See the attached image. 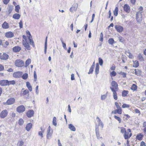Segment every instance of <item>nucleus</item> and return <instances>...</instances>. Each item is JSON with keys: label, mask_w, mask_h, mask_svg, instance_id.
Returning <instances> with one entry per match:
<instances>
[{"label": "nucleus", "mask_w": 146, "mask_h": 146, "mask_svg": "<svg viewBox=\"0 0 146 146\" xmlns=\"http://www.w3.org/2000/svg\"><path fill=\"white\" fill-rule=\"evenodd\" d=\"M47 36L46 38V41H45V47H44V53L45 54H46V50L47 48Z\"/></svg>", "instance_id": "obj_40"}, {"label": "nucleus", "mask_w": 146, "mask_h": 146, "mask_svg": "<svg viewBox=\"0 0 146 146\" xmlns=\"http://www.w3.org/2000/svg\"><path fill=\"white\" fill-rule=\"evenodd\" d=\"M106 97V96L105 95H102L101 96V99L102 100H105Z\"/></svg>", "instance_id": "obj_59"}, {"label": "nucleus", "mask_w": 146, "mask_h": 146, "mask_svg": "<svg viewBox=\"0 0 146 146\" xmlns=\"http://www.w3.org/2000/svg\"><path fill=\"white\" fill-rule=\"evenodd\" d=\"M53 131L51 128L50 126H49L46 131V138L47 139H50L52 135Z\"/></svg>", "instance_id": "obj_1"}, {"label": "nucleus", "mask_w": 146, "mask_h": 146, "mask_svg": "<svg viewBox=\"0 0 146 146\" xmlns=\"http://www.w3.org/2000/svg\"><path fill=\"white\" fill-rule=\"evenodd\" d=\"M22 72H16L13 74V76L14 77L18 78L20 77L21 75L22 74Z\"/></svg>", "instance_id": "obj_20"}, {"label": "nucleus", "mask_w": 146, "mask_h": 146, "mask_svg": "<svg viewBox=\"0 0 146 146\" xmlns=\"http://www.w3.org/2000/svg\"><path fill=\"white\" fill-rule=\"evenodd\" d=\"M98 123V126H101L102 128H103L104 126V124L101 120H99V121H97Z\"/></svg>", "instance_id": "obj_39"}, {"label": "nucleus", "mask_w": 146, "mask_h": 146, "mask_svg": "<svg viewBox=\"0 0 146 146\" xmlns=\"http://www.w3.org/2000/svg\"><path fill=\"white\" fill-rule=\"evenodd\" d=\"M114 40L113 38H110L108 40V42L109 44H113L114 42Z\"/></svg>", "instance_id": "obj_37"}, {"label": "nucleus", "mask_w": 146, "mask_h": 146, "mask_svg": "<svg viewBox=\"0 0 146 146\" xmlns=\"http://www.w3.org/2000/svg\"><path fill=\"white\" fill-rule=\"evenodd\" d=\"M31 62V59H28L25 62L26 67L28 66Z\"/></svg>", "instance_id": "obj_41"}, {"label": "nucleus", "mask_w": 146, "mask_h": 146, "mask_svg": "<svg viewBox=\"0 0 146 146\" xmlns=\"http://www.w3.org/2000/svg\"><path fill=\"white\" fill-rule=\"evenodd\" d=\"M118 13V8L116 7L115 8V10L113 11V14L115 16H117Z\"/></svg>", "instance_id": "obj_35"}, {"label": "nucleus", "mask_w": 146, "mask_h": 146, "mask_svg": "<svg viewBox=\"0 0 146 146\" xmlns=\"http://www.w3.org/2000/svg\"><path fill=\"white\" fill-rule=\"evenodd\" d=\"M129 93V91L124 90L122 92V96L123 97L126 96Z\"/></svg>", "instance_id": "obj_31"}, {"label": "nucleus", "mask_w": 146, "mask_h": 146, "mask_svg": "<svg viewBox=\"0 0 146 146\" xmlns=\"http://www.w3.org/2000/svg\"><path fill=\"white\" fill-rule=\"evenodd\" d=\"M24 142L22 141H19L17 143L18 146H23L24 144Z\"/></svg>", "instance_id": "obj_36"}, {"label": "nucleus", "mask_w": 146, "mask_h": 146, "mask_svg": "<svg viewBox=\"0 0 146 146\" xmlns=\"http://www.w3.org/2000/svg\"><path fill=\"white\" fill-rule=\"evenodd\" d=\"M5 36L7 38H11L13 37L14 34L11 31L5 33Z\"/></svg>", "instance_id": "obj_15"}, {"label": "nucleus", "mask_w": 146, "mask_h": 146, "mask_svg": "<svg viewBox=\"0 0 146 146\" xmlns=\"http://www.w3.org/2000/svg\"><path fill=\"white\" fill-rule=\"evenodd\" d=\"M125 54L128 56L129 58H133V56L132 54L129 52L126 51L125 52Z\"/></svg>", "instance_id": "obj_34"}, {"label": "nucleus", "mask_w": 146, "mask_h": 146, "mask_svg": "<svg viewBox=\"0 0 146 146\" xmlns=\"http://www.w3.org/2000/svg\"><path fill=\"white\" fill-rule=\"evenodd\" d=\"M26 86L30 91L31 92L32 91V87L29 82H27Z\"/></svg>", "instance_id": "obj_28"}, {"label": "nucleus", "mask_w": 146, "mask_h": 146, "mask_svg": "<svg viewBox=\"0 0 146 146\" xmlns=\"http://www.w3.org/2000/svg\"><path fill=\"white\" fill-rule=\"evenodd\" d=\"M32 124L31 123H28L26 125V130L27 131H29L32 128Z\"/></svg>", "instance_id": "obj_23"}, {"label": "nucleus", "mask_w": 146, "mask_h": 146, "mask_svg": "<svg viewBox=\"0 0 146 146\" xmlns=\"http://www.w3.org/2000/svg\"><path fill=\"white\" fill-rule=\"evenodd\" d=\"M21 49V48L20 46H16L13 48V50L15 52H19Z\"/></svg>", "instance_id": "obj_19"}, {"label": "nucleus", "mask_w": 146, "mask_h": 146, "mask_svg": "<svg viewBox=\"0 0 146 146\" xmlns=\"http://www.w3.org/2000/svg\"><path fill=\"white\" fill-rule=\"evenodd\" d=\"M15 65L18 67H22L24 66V62L21 59H17L15 60Z\"/></svg>", "instance_id": "obj_3"}, {"label": "nucleus", "mask_w": 146, "mask_h": 146, "mask_svg": "<svg viewBox=\"0 0 146 146\" xmlns=\"http://www.w3.org/2000/svg\"><path fill=\"white\" fill-rule=\"evenodd\" d=\"M112 87H110V88L113 89L114 91H117L118 90V85L117 83L114 81H112L111 84Z\"/></svg>", "instance_id": "obj_5"}, {"label": "nucleus", "mask_w": 146, "mask_h": 146, "mask_svg": "<svg viewBox=\"0 0 146 146\" xmlns=\"http://www.w3.org/2000/svg\"><path fill=\"white\" fill-rule=\"evenodd\" d=\"M117 113L119 114H121L122 113V110L121 108L117 109Z\"/></svg>", "instance_id": "obj_49"}, {"label": "nucleus", "mask_w": 146, "mask_h": 146, "mask_svg": "<svg viewBox=\"0 0 146 146\" xmlns=\"http://www.w3.org/2000/svg\"><path fill=\"white\" fill-rule=\"evenodd\" d=\"M133 72H135V74L137 76H140L141 74V71L138 69H134V70L133 71Z\"/></svg>", "instance_id": "obj_25"}, {"label": "nucleus", "mask_w": 146, "mask_h": 146, "mask_svg": "<svg viewBox=\"0 0 146 146\" xmlns=\"http://www.w3.org/2000/svg\"><path fill=\"white\" fill-rule=\"evenodd\" d=\"M34 81L36 82L37 79V75L36 74L35 71L34 72Z\"/></svg>", "instance_id": "obj_54"}, {"label": "nucleus", "mask_w": 146, "mask_h": 146, "mask_svg": "<svg viewBox=\"0 0 146 146\" xmlns=\"http://www.w3.org/2000/svg\"><path fill=\"white\" fill-rule=\"evenodd\" d=\"M143 136V135L139 133L136 136V138L137 139L139 140H141L142 139Z\"/></svg>", "instance_id": "obj_29"}, {"label": "nucleus", "mask_w": 146, "mask_h": 146, "mask_svg": "<svg viewBox=\"0 0 146 146\" xmlns=\"http://www.w3.org/2000/svg\"><path fill=\"white\" fill-rule=\"evenodd\" d=\"M8 85H14L15 84V80H13L10 81H8Z\"/></svg>", "instance_id": "obj_46"}, {"label": "nucleus", "mask_w": 146, "mask_h": 146, "mask_svg": "<svg viewBox=\"0 0 146 146\" xmlns=\"http://www.w3.org/2000/svg\"><path fill=\"white\" fill-rule=\"evenodd\" d=\"M19 27L20 28H23V23L21 20L19 23Z\"/></svg>", "instance_id": "obj_60"}, {"label": "nucleus", "mask_w": 146, "mask_h": 146, "mask_svg": "<svg viewBox=\"0 0 146 146\" xmlns=\"http://www.w3.org/2000/svg\"><path fill=\"white\" fill-rule=\"evenodd\" d=\"M99 63L101 66H102L103 64V61L100 58H98Z\"/></svg>", "instance_id": "obj_44"}, {"label": "nucleus", "mask_w": 146, "mask_h": 146, "mask_svg": "<svg viewBox=\"0 0 146 146\" xmlns=\"http://www.w3.org/2000/svg\"><path fill=\"white\" fill-rule=\"evenodd\" d=\"M138 59L141 62L143 61L144 60V58L142 55L141 54H139L138 56Z\"/></svg>", "instance_id": "obj_33"}, {"label": "nucleus", "mask_w": 146, "mask_h": 146, "mask_svg": "<svg viewBox=\"0 0 146 146\" xmlns=\"http://www.w3.org/2000/svg\"><path fill=\"white\" fill-rule=\"evenodd\" d=\"M26 33L27 35H29V36H28L29 40V42L30 43V44L31 45H32L33 47H35L34 43L32 39V36L31 35L30 32L28 31H26Z\"/></svg>", "instance_id": "obj_4"}, {"label": "nucleus", "mask_w": 146, "mask_h": 146, "mask_svg": "<svg viewBox=\"0 0 146 146\" xmlns=\"http://www.w3.org/2000/svg\"><path fill=\"white\" fill-rule=\"evenodd\" d=\"M56 117H54L53 119V124L54 126H56L57 125L56 121Z\"/></svg>", "instance_id": "obj_50"}, {"label": "nucleus", "mask_w": 146, "mask_h": 146, "mask_svg": "<svg viewBox=\"0 0 146 146\" xmlns=\"http://www.w3.org/2000/svg\"><path fill=\"white\" fill-rule=\"evenodd\" d=\"M9 55L5 53H3L0 57V58L3 60H6L9 58Z\"/></svg>", "instance_id": "obj_14"}, {"label": "nucleus", "mask_w": 146, "mask_h": 146, "mask_svg": "<svg viewBox=\"0 0 146 146\" xmlns=\"http://www.w3.org/2000/svg\"><path fill=\"white\" fill-rule=\"evenodd\" d=\"M99 66L98 63H96V67L95 69V72L96 75H97L99 73Z\"/></svg>", "instance_id": "obj_26"}, {"label": "nucleus", "mask_w": 146, "mask_h": 146, "mask_svg": "<svg viewBox=\"0 0 146 146\" xmlns=\"http://www.w3.org/2000/svg\"><path fill=\"white\" fill-rule=\"evenodd\" d=\"M28 75L27 73H25L22 76V78L24 80H26L28 77Z\"/></svg>", "instance_id": "obj_51"}, {"label": "nucleus", "mask_w": 146, "mask_h": 146, "mask_svg": "<svg viewBox=\"0 0 146 146\" xmlns=\"http://www.w3.org/2000/svg\"><path fill=\"white\" fill-rule=\"evenodd\" d=\"M126 132L125 129L123 127L121 128V133L124 134Z\"/></svg>", "instance_id": "obj_48"}, {"label": "nucleus", "mask_w": 146, "mask_h": 146, "mask_svg": "<svg viewBox=\"0 0 146 146\" xmlns=\"http://www.w3.org/2000/svg\"><path fill=\"white\" fill-rule=\"evenodd\" d=\"M115 66L114 64H113L111 66L110 68V69L111 70H115Z\"/></svg>", "instance_id": "obj_58"}, {"label": "nucleus", "mask_w": 146, "mask_h": 146, "mask_svg": "<svg viewBox=\"0 0 146 146\" xmlns=\"http://www.w3.org/2000/svg\"><path fill=\"white\" fill-rule=\"evenodd\" d=\"M20 6L19 5H17L15 6V11L17 13H19V10L20 9Z\"/></svg>", "instance_id": "obj_38"}, {"label": "nucleus", "mask_w": 146, "mask_h": 146, "mask_svg": "<svg viewBox=\"0 0 146 146\" xmlns=\"http://www.w3.org/2000/svg\"><path fill=\"white\" fill-rule=\"evenodd\" d=\"M131 130L130 129H128L127 130V132L126 131L124 134L123 136L125 139H128L131 137L132 133H131Z\"/></svg>", "instance_id": "obj_2"}, {"label": "nucleus", "mask_w": 146, "mask_h": 146, "mask_svg": "<svg viewBox=\"0 0 146 146\" xmlns=\"http://www.w3.org/2000/svg\"><path fill=\"white\" fill-rule=\"evenodd\" d=\"M78 7V4L77 3L74 4L70 9V11L72 13H73L74 11H75L77 9Z\"/></svg>", "instance_id": "obj_9"}, {"label": "nucleus", "mask_w": 146, "mask_h": 146, "mask_svg": "<svg viewBox=\"0 0 146 146\" xmlns=\"http://www.w3.org/2000/svg\"><path fill=\"white\" fill-rule=\"evenodd\" d=\"M9 44V42L6 41L4 43H3L2 44V46L4 47H6Z\"/></svg>", "instance_id": "obj_45"}, {"label": "nucleus", "mask_w": 146, "mask_h": 146, "mask_svg": "<svg viewBox=\"0 0 146 146\" xmlns=\"http://www.w3.org/2000/svg\"><path fill=\"white\" fill-rule=\"evenodd\" d=\"M25 110V108L23 105H21L18 107L17 109V111L19 113H22Z\"/></svg>", "instance_id": "obj_8"}, {"label": "nucleus", "mask_w": 146, "mask_h": 146, "mask_svg": "<svg viewBox=\"0 0 146 146\" xmlns=\"http://www.w3.org/2000/svg\"><path fill=\"white\" fill-rule=\"evenodd\" d=\"M61 41L62 44V46L64 48V49H67L66 46V44L61 39Z\"/></svg>", "instance_id": "obj_55"}, {"label": "nucleus", "mask_w": 146, "mask_h": 146, "mask_svg": "<svg viewBox=\"0 0 146 146\" xmlns=\"http://www.w3.org/2000/svg\"><path fill=\"white\" fill-rule=\"evenodd\" d=\"M29 40V41H24L23 40V44L24 47L28 50H30L31 49V48L29 45V43H30Z\"/></svg>", "instance_id": "obj_7"}, {"label": "nucleus", "mask_w": 146, "mask_h": 146, "mask_svg": "<svg viewBox=\"0 0 146 146\" xmlns=\"http://www.w3.org/2000/svg\"><path fill=\"white\" fill-rule=\"evenodd\" d=\"M34 111L33 110H30L27 113V116L28 117L30 118L33 116L34 114Z\"/></svg>", "instance_id": "obj_12"}, {"label": "nucleus", "mask_w": 146, "mask_h": 146, "mask_svg": "<svg viewBox=\"0 0 146 146\" xmlns=\"http://www.w3.org/2000/svg\"><path fill=\"white\" fill-rule=\"evenodd\" d=\"M139 65V63L138 61H135L133 64V66L135 67H137Z\"/></svg>", "instance_id": "obj_47"}, {"label": "nucleus", "mask_w": 146, "mask_h": 146, "mask_svg": "<svg viewBox=\"0 0 146 146\" xmlns=\"http://www.w3.org/2000/svg\"><path fill=\"white\" fill-rule=\"evenodd\" d=\"M15 102V99L13 98H11L8 99L6 102L7 105H11L13 104Z\"/></svg>", "instance_id": "obj_11"}, {"label": "nucleus", "mask_w": 146, "mask_h": 146, "mask_svg": "<svg viewBox=\"0 0 146 146\" xmlns=\"http://www.w3.org/2000/svg\"><path fill=\"white\" fill-rule=\"evenodd\" d=\"M103 37V35L102 33H101L100 34V40L101 41H102Z\"/></svg>", "instance_id": "obj_61"}, {"label": "nucleus", "mask_w": 146, "mask_h": 146, "mask_svg": "<svg viewBox=\"0 0 146 146\" xmlns=\"http://www.w3.org/2000/svg\"><path fill=\"white\" fill-rule=\"evenodd\" d=\"M142 12H137L136 14V18L137 21L140 22L142 20V16L141 13Z\"/></svg>", "instance_id": "obj_6"}, {"label": "nucleus", "mask_w": 146, "mask_h": 146, "mask_svg": "<svg viewBox=\"0 0 146 146\" xmlns=\"http://www.w3.org/2000/svg\"><path fill=\"white\" fill-rule=\"evenodd\" d=\"M116 75V72L114 71H113L110 73V75L111 76H115Z\"/></svg>", "instance_id": "obj_56"}, {"label": "nucleus", "mask_w": 146, "mask_h": 146, "mask_svg": "<svg viewBox=\"0 0 146 146\" xmlns=\"http://www.w3.org/2000/svg\"><path fill=\"white\" fill-rule=\"evenodd\" d=\"M10 0H3V2L5 4H7L9 2Z\"/></svg>", "instance_id": "obj_62"}, {"label": "nucleus", "mask_w": 146, "mask_h": 146, "mask_svg": "<svg viewBox=\"0 0 146 146\" xmlns=\"http://www.w3.org/2000/svg\"><path fill=\"white\" fill-rule=\"evenodd\" d=\"M24 123V121L22 118H20L18 121V123L20 125H22Z\"/></svg>", "instance_id": "obj_43"}, {"label": "nucleus", "mask_w": 146, "mask_h": 146, "mask_svg": "<svg viewBox=\"0 0 146 146\" xmlns=\"http://www.w3.org/2000/svg\"><path fill=\"white\" fill-rule=\"evenodd\" d=\"M8 114L7 110H5L1 111L0 114V117L1 118H4Z\"/></svg>", "instance_id": "obj_10"}, {"label": "nucleus", "mask_w": 146, "mask_h": 146, "mask_svg": "<svg viewBox=\"0 0 146 146\" xmlns=\"http://www.w3.org/2000/svg\"><path fill=\"white\" fill-rule=\"evenodd\" d=\"M119 40L120 42H123L125 40L124 38L121 36L119 37Z\"/></svg>", "instance_id": "obj_53"}, {"label": "nucleus", "mask_w": 146, "mask_h": 146, "mask_svg": "<svg viewBox=\"0 0 146 146\" xmlns=\"http://www.w3.org/2000/svg\"><path fill=\"white\" fill-rule=\"evenodd\" d=\"M8 80H2L0 81V85L1 86H6L8 85Z\"/></svg>", "instance_id": "obj_16"}, {"label": "nucleus", "mask_w": 146, "mask_h": 146, "mask_svg": "<svg viewBox=\"0 0 146 146\" xmlns=\"http://www.w3.org/2000/svg\"><path fill=\"white\" fill-rule=\"evenodd\" d=\"M95 130L96 137L98 139H99L100 138V134L98 131V127L96 125Z\"/></svg>", "instance_id": "obj_21"}, {"label": "nucleus", "mask_w": 146, "mask_h": 146, "mask_svg": "<svg viewBox=\"0 0 146 146\" xmlns=\"http://www.w3.org/2000/svg\"><path fill=\"white\" fill-rule=\"evenodd\" d=\"M114 118L116 119L117 120L119 121V123H121V119L119 117H118V116H116L115 115L114 116Z\"/></svg>", "instance_id": "obj_42"}, {"label": "nucleus", "mask_w": 146, "mask_h": 146, "mask_svg": "<svg viewBox=\"0 0 146 146\" xmlns=\"http://www.w3.org/2000/svg\"><path fill=\"white\" fill-rule=\"evenodd\" d=\"M69 128L71 130L73 131H75L76 130L75 127L72 124H70L69 125Z\"/></svg>", "instance_id": "obj_30"}, {"label": "nucleus", "mask_w": 146, "mask_h": 146, "mask_svg": "<svg viewBox=\"0 0 146 146\" xmlns=\"http://www.w3.org/2000/svg\"><path fill=\"white\" fill-rule=\"evenodd\" d=\"M135 112L136 113H139V115L140 113V111L139 110L137 109H136L134 110Z\"/></svg>", "instance_id": "obj_63"}, {"label": "nucleus", "mask_w": 146, "mask_h": 146, "mask_svg": "<svg viewBox=\"0 0 146 146\" xmlns=\"http://www.w3.org/2000/svg\"><path fill=\"white\" fill-rule=\"evenodd\" d=\"M115 28L119 33L122 32L123 31V28L119 25H116L115 26Z\"/></svg>", "instance_id": "obj_13"}, {"label": "nucleus", "mask_w": 146, "mask_h": 146, "mask_svg": "<svg viewBox=\"0 0 146 146\" xmlns=\"http://www.w3.org/2000/svg\"><path fill=\"white\" fill-rule=\"evenodd\" d=\"M123 9L127 13H129L130 11V7L129 5L127 4H125L123 7Z\"/></svg>", "instance_id": "obj_17"}, {"label": "nucleus", "mask_w": 146, "mask_h": 146, "mask_svg": "<svg viewBox=\"0 0 146 146\" xmlns=\"http://www.w3.org/2000/svg\"><path fill=\"white\" fill-rule=\"evenodd\" d=\"M38 86H37L36 87L35 90H36V94L37 95H38L39 93V91L38 90Z\"/></svg>", "instance_id": "obj_57"}, {"label": "nucleus", "mask_w": 146, "mask_h": 146, "mask_svg": "<svg viewBox=\"0 0 146 146\" xmlns=\"http://www.w3.org/2000/svg\"><path fill=\"white\" fill-rule=\"evenodd\" d=\"M40 129L41 131H39L38 132V134L39 136H40L42 138L43 137V133L44 132L45 129L44 128H43L42 127H40Z\"/></svg>", "instance_id": "obj_18"}, {"label": "nucleus", "mask_w": 146, "mask_h": 146, "mask_svg": "<svg viewBox=\"0 0 146 146\" xmlns=\"http://www.w3.org/2000/svg\"><path fill=\"white\" fill-rule=\"evenodd\" d=\"M137 87L136 85L133 84L131 87V89L132 90L134 91L137 90Z\"/></svg>", "instance_id": "obj_32"}, {"label": "nucleus", "mask_w": 146, "mask_h": 146, "mask_svg": "<svg viewBox=\"0 0 146 146\" xmlns=\"http://www.w3.org/2000/svg\"><path fill=\"white\" fill-rule=\"evenodd\" d=\"M20 17L21 15L19 14L15 13L13 15V18L15 19H19L20 18Z\"/></svg>", "instance_id": "obj_22"}, {"label": "nucleus", "mask_w": 146, "mask_h": 146, "mask_svg": "<svg viewBox=\"0 0 146 146\" xmlns=\"http://www.w3.org/2000/svg\"><path fill=\"white\" fill-rule=\"evenodd\" d=\"M4 69V67L1 64H0V71L3 70Z\"/></svg>", "instance_id": "obj_64"}, {"label": "nucleus", "mask_w": 146, "mask_h": 146, "mask_svg": "<svg viewBox=\"0 0 146 146\" xmlns=\"http://www.w3.org/2000/svg\"><path fill=\"white\" fill-rule=\"evenodd\" d=\"M2 27L4 29H7L9 27V25L7 23L5 22L2 25Z\"/></svg>", "instance_id": "obj_27"}, {"label": "nucleus", "mask_w": 146, "mask_h": 146, "mask_svg": "<svg viewBox=\"0 0 146 146\" xmlns=\"http://www.w3.org/2000/svg\"><path fill=\"white\" fill-rule=\"evenodd\" d=\"M129 105L125 104H123L122 106V108H129Z\"/></svg>", "instance_id": "obj_52"}, {"label": "nucleus", "mask_w": 146, "mask_h": 146, "mask_svg": "<svg viewBox=\"0 0 146 146\" xmlns=\"http://www.w3.org/2000/svg\"><path fill=\"white\" fill-rule=\"evenodd\" d=\"M111 90L113 93V97L114 99L115 100H117V97L116 92V91H114L113 89H111Z\"/></svg>", "instance_id": "obj_24"}]
</instances>
